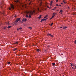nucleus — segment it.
Instances as JSON below:
<instances>
[{
	"label": "nucleus",
	"instance_id": "f257e3e1",
	"mask_svg": "<svg viewBox=\"0 0 76 76\" xmlns=\"http://www.w3.org/2000/svg\"><path fill=\"white\" fill-rule=\"evenodd\" d=\"M33 13H35V11H34L33 12L32 11H28L26 12V13L27 15H33Z\"/></svg>",
	"mask_w": 76,
	"mask_h": 76
},
{
	"label": "nucleus",
	"instance_id": "f03ea898",
	"mask_svg": "<svg viewBox=\"0 0 76 76\" xmlns=\"http://www.w3.org/2000/svg\"><path fill=\"white\" fill-rule=\"evenodd\" d=\"M47 36H50V37H52V38H53V37H54V36H53V35L49 34L48 33L47 34Z\"/></svg>",
	"mask_w": 76,
	"mask_h": 76
},
{
	"label": "nucleus",
	"instance_id": "7ed1b4c3",
	"mask_svg": "<svg viewBox=\"0 0 76 76\" xmlns=\"http://www.w3.org/2000/svg\"><path fill=\"white\" fill-rule=\"evenodd\" d=\"M20 20V18H17L15 22L16 23H17V22H19V21Z\"/></svg>",
	"mask_w": 76,
	"mask_h": 76
},
{
	"label": "nucleus",
	"instance_id": "20e7f679",
	"mask_svg": "<svg viewBox=\"0 0 76 76\" xmlns=\"http://www.w3.org/2000/svg\"><path fill=\"white\" fill-rule=\"evenodd\" d=\"M26 20H27V19L26 18H23L22 20V22H25Z\"/></svg>",
	"mask_w": 76,
	"mask_h": 76
},
{
	"label": "nucleus",
	"instance_id": "39448f33",
	"mask_svg": "<svg viewBox=\"0 0 76 76\" xmlns=\"http://www.w3.org/2000/svg\"><path fill=\"white\" fill-rule=\"evenodd\" d=\"M36 51H37V52H38V53H39V52L40 51V50H39V49H37V50H36Z\"/></svg>",
	"mask_w": 76,
	"mask_h": 76
},
{
	"label": "nucleus",
	"instance_id": "423d86ee",
	"mask_svg": "<svg viewBox=\"0 0 76 76\" xmlns=\"http://www.w3.org/2000/svg\"><path fill=\"white\" fill-rule=\"evenodd\" d=\"M67 28V27L66 26H64L63 27V29H66Z\"/></svg>",
	"mask_w": 76,
	"mask_h": 76
},
{
	"label": "nucleus",
	"instance_id": "0eeeda50",
	"mask_svg": "<svg viewBox=\"0 0 76 76\" xmlns=\"http://www.w3.org/2000/svg\"><path fill=\"white\" fill-rule=\"evenodd\" d=\"M42 16V15H40L39 16V17H38V18L39 19H40L41 18Z\"/></svg>",
	"mask_w": 76,
	"mask_h": 76
},
{
	"label": "nucleus",
	"instance_id": "6e6552de",
	"mask_svg": "<svg viewBox=\"0 0 76 76\" xmlns=\"http://www.w3.org/2000/svg\"><path fill=\"white\" fill-rule=\"evenodd\" d=\"M48 16V15H46L44 17V19H45V18H46Z\"/></svg>",
	"mask_w": 76,
	"mask_h": 76
},
{
	"label": "nucleus",
	"instance_id": "1a4fd4ad",
	"mask_svg": "<svg viewBox=\"0 0 76 76\" xmlns=\"http://www.w3.org/2000/svg\"><path fill=\"white\" fill-rule=\"evenodd\" d=\"M11 27H12V26H10L7 27V28L8 29H9L10 28H11Z\"/></svg>",
	"mask_w": 76,
	"mask_h": 76
},
{
	"label": "nucleus",
	"instance_id": "9d476101",
	"mask_svg": "<svg viewBox=\"0 0 76 76\" xmlns=\"http://www.w3.org/2000/svg\"><path fill=\"white\" fill-rule=\"evenodd\" d=\"M11 8H12V9H14V7L13 6V5H12Z\"/></svg>",
	"mask_w": 76,
	"mask_h": 76
},
{
	"label": "nucleus",
	"instance_id": "9b49d317",
	"mask_svg": "<svg viewBox=\"0 0 76 76\" xmlns=\"http://www.w3.org/2000/svg\"><path fill=\"white\" fill-rule=\"evenodd\" d=\"M60 12L61 13H62L63 12V10H60Z\"/></svg>",
	"mask_w": 76,
	"mask_h": 76
},
{
	"label": "nucleus",
	"instance_id": "f8f14e48",
	"mask_svg": "<svg viewBox=\"0 0 76 76\" xmlns=\"http://www.w3.org/2000/svg\"><path fill=\"white\" fill-rule=\"evenodd\" d=\"M52 3H53V1H51L50 2V5H52Z\"/></svg>",
	"mask_w": 76,
	"mask_h": 76
},
{
	"label": "nucleus",
	"instance_id": "ddd939ff",
	"mask_svg": "<svg viewBox=\"0 0 76 76\" xmlns=\"http://www.w3.org/2000/svg\"><path fill=\"white\" fill-rule=\"evenodd\" d=\"M56 13H53V15H56Z\"/></svg>",
	"mask_w": 76,
	"mask_h": 76
},
{
	"label": "nucleus",
	"instance_id": "4468645a",
	"mask_svg": "<svg viewBox=\"0 0 76 76\" xmlns=\"http://www.w3.org/2000/svg\"><path fill=\"white\" fill-rule=\"evenodd\" d=\"M26 18H29V16H28V15H26Z\"/></svg>",
	"mask_w": 76,
	"mask_h": 76
},
{
	"label": "nucleus",
	"instance_id": "2eb2a0df",
	"mask_svg": "<svg viewBox=\"0 0 76 76\" xmlns=\"http://www.w3.org/2000/svg\"><path fill=\"white\" fill-rule=\"evenodd\" d=\"M52 65H53V66H55V63H52Z\"/></svg>",
	"mask_w": 76,
	"mask_h": 76
},
{
	"label": "nucleus",
	"instance_id": "dca6fc26",
	"mask_svg": "<svg viewBox=\"0 0 76 76\" xmlns=\"http://www.w3.org/2000/svg\"><path fill=\"white\" fill-rule=\"evenodd\" d=\"M17 50V48H15L13 50V51H15V50Z\"/></svg>",
	"mask_w": 76,
	"mask_h": 76
},
{
	"label": "nucleus",
	"instance_id": "f3484780",
	"mask_svg": "<svg viewBox=\"0 0 76 76\" xmlns=\"http://www.w3.org/2000/svg\"><path fill=\"white\" fill-rule=\"evenodd\" d=\"M15 44H18V42H15L14 43Z\"/></svg>",
	"mask_w": 76,
	"mask_h": 76
},
{
	"label": "nucleus",
	"instance_id": "a211bd4d",
	"mask_svg": "<svg viewBox=\"0 0 76 76\" xmlns=\"http://www.w3.org/2000/svg\"><path fill=\"white\" fill-rule=\"evenodd\" d=\"M73 15H76V12H74L73 13Z\"/></svg>",
	"mask_w": 76,
	"mask_h": 76
},
{
	"label": "nucleus",
	"instance_id": "6ab92c4d",
	"mask_svg": "<svg viewBox=\"0 0 76 76\" xmlns=\"http://www.w3.org/2000/svg\"><path fill=\"white\" fill-rule=\"evenodd\" d=\"M29 18H31V14H29Z\"/></svg>",
	"mask_w": 76,
	"mask_h": 76
},
{
	"label": "nucleus",
	"instance_id": "aec40b11",
	"mask_svg": "<svg viewBox=\"0 0 76 76\" xmlns=\"http://www.w3.org/2000/svg\"><path fill=\"white\" fill-rule=\"evenodd\" d=\"M15 1V2H17L18 3V2H19V1L17 0V1Z\"/></svg>",
	"mask_w": 76,
	"mask_h": 76
},
{
	"label": "nucleus",
	"instance_id": "412c9836",
	"mask_svg": "<svg viewBox=\"0 0 76 76\" xmlns=\"http://www.w3.org/2000/svg\"><path fill=\"white\" fill-rule=\"evenodd\" d=\"M54 16H55V15H53L52 17V18H54Z\"/></svg>",
	"mask_w": 76,
	"mask_h": 76
},
{
	"label": "nucleus",
	"instance_id": "4be33fe9",
	"mask_svg": "<svg viewBox=\"0 0 76 76\" xmlns=\"http://www.w3.org/2000/svg\"><path fill=\"white\" fill-rule=\"evenodd\" d=\"M22 29V28L21 27H20V28H19V29H20V30Z\"/></svg>",
	"mask_w": 76,
	"mask_h": 76
},
{
	"label": "nucleus",
	"instance_id": "5701e85b",
	"mask_svg": "<svg viewBox=\"0 0 76 76\" xmlns=\"http://www.w3.org/2000/svg\"><path fill=\"white\" fill-rule=\"evenodd\" d=\"M70 64H71V65H70L71 66V67H72V66H73V64H72V63H70Z\"/></svg>",
	"mask_w": 76,
	"mask_h": 76
},
{
	"label": "nucleus",
	"instance_id": "b1692460",
	"mask_svg": "<svg viewBox=\"0 0 76 76\" xmlns=\"http://www.w3.org/2000/svg\"><path fill=\"white\" fill-rule=\"evenodd\" d=\"M10 62H8V64H10Z\"/></svg>",
	"mask_w": 76,
	"mask_h": 76
},
{
	"label": "nucleus",
	"instance_id": "393cba45",
	"mask_svg": "<svg viewBox=\"0 0 76 76\" xmlns=\"http://www.w3.org/2000/svg\"><path fill=\"white\" fill-rule=\"evenodd\" d=\"M63 2H64V3H65V4H66V2H65L64 1V0L63 1Z\"/></svg>",
	"mask_w": 76,
	"mask_h": 76
},
{
	"label": "nucleus",
	"instance_id": "a878e982",
	"mask_svg": "<svg viewBox=\"0 0 76 76\" xmlns=\"http://www.w3.org/2000/svg\"><path fill=\"white\" fill-rule=\"evenodd\" d=\"M57 6H60V5H58V4H57L56 5Z\"/></svg>",
	"mask_w": 76,
	"mask_h": 76
},
{
	"label": "nucleus",
	"instance_id": "bb28decb",
	"mask_svg": "<svg viewBox=\"0 0 76 76\" xmlns=\"http://www.w3.org/2000/svg\"><path fill=\"white\" fill-rule=\"evenodd\" d=\"M42 20L43 21H45V19H42Z\"/></svg>",
	"mask_w": 76,
	"mask_h": 76
},
{
	"label": "nucleus",
	"instance_id": "cd10ccee",
	"mask_svg": "<svg viewBox=\"0 0 76 76\" xmlns=\"http://www.w3.org/2000/svg\"><path fill=\"white\" fill-rule=\"evenodd\" d=\"M75 44H76V40L75 41Z\"/></svg>",
	"mask_w": 76,
	"mask_h": 76
},
{
	"label": "nucleus",
	"instance_id": "c85d7f7f",
	"mask_svg": "<svg viewBox=\"0 0 76 76\" xmlns=\"http://www.w3.org/2000/svg\"><path fill=\"white\" fill-rule=\"evenodd\" d=\"M0 13L1 14H3V13L1 12H0Z\"/></svg>",
	"mask_w": 76,
	"mask_h": 76
},
{
	"label": "nucleus",
	"instance_id": "c756f323",
	"mask_svg": "<svg viewBox=\"0 0 76 76\" xmlns=\"http://www.w3.org/2000/svg\"><path fill=\"white\" fill-rule=\"evenodd\" d=\"M18 31H19L20 29H19V28H17V30Z\"/></svg>",
	"mask_w": 76,
	"mask_h": 76
},
{
	"label": "nucleus",
	"instance_id": "7c9ffc66",
	"mask_svg": "<svg viewBox=\"0 0 76 76\" xmlns=\"http://www.w3.org/2000/svg\"><path fill=\"white\" fill-rule=\"evenodd\" d=\"M29 28L30 29H32V28H31V27H29Z\"/></svg>",
	"mask_w": 76,
	"mask_h": 76
},
{
	"label": "nucleus",
	"instance_id": "2f4dec72",
	"mask_svg": "<svg viewBox=\"0 0 76 76\" xmlns=\"http://www.w3.org/2000/svg\"><path fill=\"white\" fill-rule=\"evenodd\" d=\"M56 8H57V7H55L54 8V9H56Z\"/></svg>",
	"mask_w": 76,
	"mask_h": 76
},
{
	"label": "nucleus",
	"instance_id": "473e14b6",
	"mask_svg": "<svg viewBox=\"0 0 76 76\" xmlns=\"http://www.w3.org/2000/svg\"><path fill=\"white\" fill-rule=\"evenodd\" d=\"M9 9L10 10H11V8H9Z\"/></svg>",
	"mask_w": 76,
	"mask_h": 76
},
{
	"label": "nucleus",
	"instance_id": "72a5a7b5",
	"mask_svg": "<svg viewBox=\"0 0 76 76\" xmlns=\"http://www.w3.org/2000/svg\"><path fill=\"white\" fill-rule=\"evenodd\" d=\"M40 4H42V2H41V1H40Z\"/></svg>",
	"mask_w": 76,
	"mask_h": 76
},
{
	"label": "nucleus",
	"instance_id": "f704fd0d",
	"mask_svg": "<svg viewBox=\"0 0 76 76\" xmlns=\"http://www.w3.org/2000/svg\"><path fill=\"white\" fill-rule=\"evenodd\" d=\"M52 10H55V9H54V8Z\"/></svg>",
	"mask_w": 76,
	"mask_h": 76
},
{
	"label": "nucleus",
	"instance_id": "c9c22d12",
	"mask_svg": "<svg viewBox=\"0 0 76 76\" xmlns=\"http://www.w3.org/2000/svg\"><path fill=\"white\" fill-rule=\"evenodd\" d=\"M6 29V27H4V29Z\"/></svg>",
	"mask_w": 76,
	"mask_h": 76
},
{
	"label": "nucleus",
	"instance_id": "e433bc0d",
	"mask_svg": "<svg viewBox=\"0 0 76 76\" xmlns=\"http://www.w3.org/2000/svg\"><path fill=\"white\" fill-rule=\"evenodd\" d=\"M74 66H76V64H74Z\"/></svg>",
	"mask_w": 76,
	"mask_h": 76
},
{
	"label": "nucleus",
	"instance_id": "4c0bfd02",
	"mask_svg": "<svg viewBox=\"0 0 76 76\" xmlns=\"http://www.w3.org/2000/svg\"><path fill=\"white\" fill-rule=\"evenodd\" d=\"M58 1V0H56V2H57V1Z\"/></svg>",
	"mask_w": 76,
	"mask_h": 76
},
{
	"label": "nucleus",
	"instance_id": "58836bf2",
	"mask_svg": "<svg viewBox=\"0 0 76 76\" xmlns=\"http://www.w3.org/2000/svg\"><path fill=\"white\" fill-rule=\"evenodd\" d=\"M53 18H52V17H51V18L50 19V20H51V19Z\"/></svg>",
	"mask_w": 76,
	"mask_h": 76
},
{
	"label": "nucleus",
	"instance_id": "ea45409f",
	"mask_svg": "<svg viewBox=\"0 0 76 76\" xmlns=\"http://www.w3.org/2000/svg\"><path fill=\"white\" fill-rule=\"evenodd\" d=\"M42 20L40 21V22H42Z\"/></svg>",
	"mask_w": 76,
	"mask_h": 76
},
{
	"label": "nucleus",
	"instance_id": "a19ab883",
	"mask_svg": "<svg viewBox=\"0 0 76 76\" xmlns=\"http://www.w3.org/2000/svg\"><path fill=\"white\" fill-rule=\"evenodd\" d=\"M45 53H46V52H47V51H46V50H45Z\"/></svg>",
	"mask_w": 76,
	"mask_h": 76
},
{
	"label": "nucleus",
	"instance_id": "79ce46f5",
	"mask_svg": "<svg viewBox=\"0 0 76 76\" xmlns=\"http://www.w3.org/2000/svg\"><path fill=\"white\" fill-rule=\"evenodd\" d=\"M50 25V26H52V25H53V24H51Z\"/></svg>",
	"mask_w": 76,
	"mask_h": 76
},
{
	"label": "nucleus",
	"instance_id": "37998d69",
	"mask_svg": "<svg viewBox=\"0 0 76 76\" xmlns=\"http://www.w3.org/2000/svg\"><path fill=\"white\" fill-rule=\"evenodd\" d=\"M60 28H63V27H61Z\"/></svg>",
	"mask_w": 76,
	"mask_h": 76
},
{
	"label": "nucleus",
	"instance_id": "c03bdc74",
	"mask_svg": "<svg viewBox=\"0 0 76 76\" xmlns=\"http://www.w3.org/2000/svg\"><path fill=\"white\" fill-rule=\"evenodd\" d=\"M56 11H57V12H58V10H57Z\"/></svg>",
	"mask_w": 76,
	"mask_h": 76
},
{
	"label": "nucleus",
	"instance_id": "a18cd8bd",
	"mask_svg": "<svg viewBox=\"0 0 76 76\" xmlns=\"http://www.w3.org/2000/svg\"><path fill=\"white\" fill-rule=\"evenodd\" d=\"M51 24H52V25H53V23H52Z\"/></svg>",
	"mask_w": 76,
	"mask_h": 76
},
{
	"label": "nucleus",
	"instance_id": "49530a36",
	"mask_svg": "<svg viewBox=\"0 0 76 76\" xmlns=\"http://www.w3.org/2000/svg\"><path fill=\"white\" fill-rule=\"evenodd\" d=\"M29 4H31V3H30Z\"/></svg>",
	"mask_w": 76,
	"mask_h": 76
},
{
	"label": "nucleus",
	"instance_id": "de8ad7c7",
	"mask_svg": "<svg viewBox=\"0 0 76 76\" xmlns=\"http://www.w3.org/2000/svg\"><path fill=\"white\" fill-rule=\"evenodd\" d=\"M45 20H47L45 19Z\"/></svg>",
	"mask_w": 76,
	"mask_h": 76
},
{
	"label": "nucleus",
	"instance_id": "09e8293b",
	"mask_svg": "<svg viewBox=\"0 0 76 76\" xmlns=\"http://www.w3.org/2000/svg\"><path fill=\"white\" fill-rule=\"evenodd\" d=\"M38 10H39V8H38Z\"/></svg>",
	"mask_w": 76,
	"mask_h": 76
},
{
	"label": "nucleus",
	"instance_id": "8fccbe9b",
	"mask_svg": "<svg viewBox=\"0 0 76 76\" xmlns=\"http://www.w3.org/2000/svg\"><path fill=\"white\" fill-rule=\"evenodd\" d=\"M30 1V0H28V1Z\"/></svg>",
	"mask_w": 76,
	"mask_h": 76
},
{
	"label": "nucleus",
	"instance_id": "3c124183",
	"mask_svg": "<svg viewBox=\"0 0 76 76\" xmlns=\"http://www.w3.org/2000/svg\"><path fill=\"white\" fill-rule=\"evenodd\" d=\"M75 68H76V66H75Z\"/></svg>",
	"mask_w": 76,
	"mask_h": 76
},
{
	"label": "nucleus",
	"instance_id": "603ef678",
	"mask_svg": "<svg viewBox=\"0 0 76 76\" xmlns=\"http://www.w3.org/2000/svg\"><path fill=\"white\" fill-rule=\"evenodd\" d=\"M75 69H76V68L74 69L75 70Z\"/></svg>",
	"mask_w": 76,
	"mask_h": 76
},
{
	"label": "nucleus",
	"instance_id": "864d4df0",
	"mask_svg": "<svg viewBox=\"0 0 76 76\" xmlns=\"http://www.w3.org/2000/svg\"><path fill=\"white\" fill-rule=\"evenodd\" d=\"M61 4H63V3H61Z\"/></svg>",
	"mask_w": 76,
	"mask_h": 76
},
{
	"label": "nucleus",
	"instance_id": "5fc2aeb1",
	"mask_svg": "<svg viewBox=\"0 0 76 76\" xmlns=\"http://www.w3.org/2000/svg\"><path fill=\"white\" fill-rule=\"evenodd\" d=\"M60 6H61V5H60Z\"/></svg>",
	"mask_w": 76,
	"mask_h": 76
},
{
	"label": "nucleus",
	"instance_id": "6e6d98bb",
	"mask_svg": "<svg viewBox=\"0 0 76 76\" xmlns=\"http://www.w3.org/2000/svg\"><path fill=\"white\" fill-rule=\"evenodd\" d=\"M26 1H27V0H26Z\"/></svg>",
	"mask_w": 76,
	"mask_h": 76
},
{
	"label": "nucleus",
	"instance_id": "4d7b16f0",
	"mask_svg": "<svg viewBox=\"0 0 76 76\" xmlns=\"http://www.w3.org/2000/svg\"><path fill=\"white\" fill-rule=\"evenodd\" d=\"M48 8H49V7H48Z\"/></svg>",
	"mask_w": 76,
	"mask_h": 76
},
{
	"label": "nucleus",
	"instance_id": "13d9d810",
	"mask_svg": "<svg viewBox=\"0 0 76 76\" xmlns=\"http://www.w3.org/2000/svg\"><path fill=\"white\" fill-rule=\"evenodd\" d=\"M76 9L75 8V10H76Z\"/></svg>",
	"mask_w": 76,
	"mask_h": 76
},
{
	"label": "nucleus",
	"instance_id": "bf43d9fd",
	"mask_svg": "<svg viewBox=\"0 0 76 76\" xmlns=\"http://www.w3.org/2000/svg\"><path fill=\"white\" fill-rule=\"evenodd\" d=\"M72 68L73 69V67H72Z\"/></svg>",
	"mask_w": 76,
	"mask_h": 76
},
{
	"label": "nucleus",
	"instance_id": "052dcab7",
	"mask_svg": "<svg viewBox=\"0 0 76 76\" xmlns=\"http://www.w3.org/2000/svg\"><path fill=\"white\" fill-rule=\"evenodd\" d=\"M16 15L15 16V17H16Z\"/></svg>",
	"mask_w": 76,
	"mask_h": 76
},
{
	"label": "nucleus",
	"instance_id": "680f3d73",
	"mask_svg": "<svg viewBox=\"0 0 76 76\" xmlns=\"http://www.w3.org/2000/svg\"><path fill=\"white\" fill-rule=\"evenodd\" d=\"M69 9V7H68Z\"/></svg>",
	"mask_w": 76,
	"mask_h": 76
}]
</instances>
